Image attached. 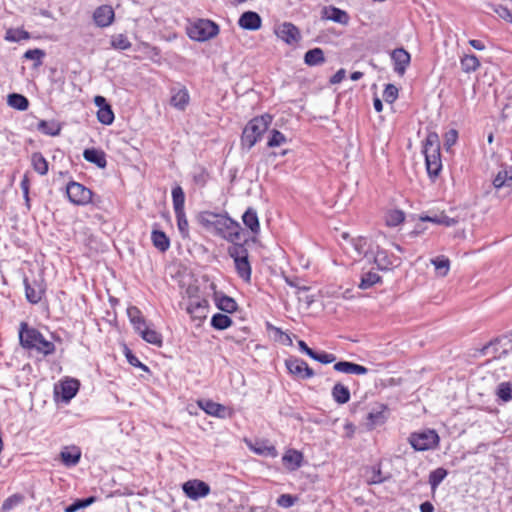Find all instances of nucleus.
Segmentation results:
<instances>
[{
  "instance_id": "22",
  "label": "nucleus",
  "mask_w": 512,
  "mask_h": 512,
  "mask_svg": "<svg viewBox=\"0 0 512 512\" xmlns=\"http://www.w3.org/2000/svg\"><path fill=\"white\" fill-rule=\"evenodd\" d=\"M59 456L66 467H74L80 462L81 449L76 445L66 446L61 450Z\"/></svg>"
},
{
  "instance_id": "29",
  "label": "nucleus",
  "mask_w": 512,
  "mask_h": 512,
  "mask_svg": "<svg viewBox=\"0 0 512 512\" xmlns=\"http://www.w3.org/2000/svg\"><path fill=\"white\" fill-rule=\"evenodd\" d=\"M283 465L291 470H297L301 467L303 462V454L295 449H289L282 457Z\"/></svg>"
},
{
  "instance_id": "34",
  "label": "nucleus",
  "mask_w": 512,
  "mask_h": 512,
  "mask_svg": "<svg viewBox=\"0 0 512 512\" xmlns=\"http://www.w3.org/2000/svg\"><path fill=\"white\" fill-rule=\"evenodd\" d=\"M242 221L244 225L251 230L253 234H258L260 232V223L257 215V211L249 207L242 216Z\"/></svg>"
},
{
  "instance_id": "20",
  "label": "nucleus",
  "mask_w": 512,
  "mask_h": 512,
  "mask_svg": "<svg viewBox=\"0 0 512 512\" xmlns=\"http://www.w3.org/2000/svg\"><path fill=\"white\" fill-rule=\"evenodd\" d=\"M492 185L497 190L503 187H510L512 189V165L502 164L492 180Z\"/></svg>"
},
{
  "instance_id": "58",
  "label": "nucleus",
  "mask_w": 512,
  "mask_h": 512,
  "mask_svg": "<svg viewBox=\"0 0 512 512\" xmlns=\"http://www.w3.org/2000/svg\"><path fill=\"white\" fill-rule=\"evenodd\" d=\"M287 142L286 136L277 129L270 131V137L267 142V146L270 148L278 147Z\"/></svg>"
},
{
  "instance_id": "31",
  "label": "nucleus",
  "mask_w": 512,
  "mask_h": 512,
  "mask_svg": "<svg viewBox=\"0 0 512 512\" xmlns=\"http://www.w3.org/2000/svg\"><path fill=\"white\" fill-rule=\"evenodd\" d=\"M386 409L387 407L385 405H380L378 409H373L368 413L366 420L369 429H374L375 427L383 425L386 422Z\"/></svg>"
},
{
  "instance_id": "11",
  "label": "nucleus",
  "mask_w": 512,
  "mask_h": 512,
  "mask_svg": "<svg viewBox=\"0 0 512 512\" xmlns=\"http://www.w3.org/2000/svg\"><path fill=\"white\" fill-rule=\"evenodd\" d=\"M169 91L170 105L179 111H185L190 104V94L186 86L176 83L170 87Z\"/></svg>"
},
{
  "instance_id": "36",
  "label": "nucleus",
  "mask_w": 512,
  "mask_h": 512,
  "mask_svg": "<svg viewBox=\"0 0 512 512\" xmlns=\"http://www.w3.org/2000/svg\"><path fill=\"white\" fill-rule=\"evenodd\" d=\"M331 395L333 400L338 404H346L350 400L349 388L339 382L333 386Z\"/></svg>"
},
{
  "instance_id": "18",
  "label": "nucleus",
  "mask_w": 512,
  "mask_h": 512,
  "mask_svg": "<svg viewBox=\"0 0 512 512\" xmlns=\"http://www.w3.org/2000/svg\"><path fill=\"white\" fill-rule=\"evenodd\" d=\"M393 62V69L398 75H404L410 64L411 56L404 48H396L390 54Z\"/></svg>"
},
{
  "instance_id": "33",
  "label": "nucleus",
  "mask_w": 512,
  "mask_h": 512,
  "mask_svg": "<svg viewBox=\"0 0 512 512\" xmlns=\"http://www.w3.org/2000/svg\"><path fill=\"white\" fill-rule=\"evenodd\" d=\"M33 170L41 176L49 171V163L43 154L39 151L33 152L30 157Z\"/></svg>"
},
{
  "instance_id": "49",
  "label": "nucleus",
  "mask_w": 512,
  "mask_h": 512,
  "mask_svg": "<svg viewBox=\"0 0 512 512\" xmlns=\"http://www.w3.org/2000/svg\"><path fill=\"white\" fill-rule=\"evenodd\" d=\"M496 396L499 400L507 403L512 400V383L509 381L501 382L496 389Z\"/></svg>"
},
{
  "instance_id": "12",
  "label": "nucleus",
  "mask_w": 512,
  "mask_h": 512,
  "mask_svg": "<svg viewBox=\"0 0 512 512\" xmlns=\"http://www.w3.org/2000/svg\"><path fill=\"white\" fill-rule=\"evenodd\" d=\"M23 283L27 301L31 304H38L46 292V285L44 284V281L42 279H33L30 281L25 277Z\"/></svg>"
},
{
  "instance_id": "6",
  "label": "nucleus",
  "mask_w": 512,
  "mask_h": 512,
  "mask_svg": "<svg viewBox=\"0 0 512 512\" xmlns=\"http://www.w3.org/2000/svg\"><path fill=\"white\" fill-rule=\"evenodd\" d=\"M219 33V26L208 19H198L187 28L190 39L198 42L207 41Z\"/></svg>"
},
{
  "instance_id": "4",
  "label": "nucleus",
  "mask_w": 512,
  "mask_h": 512,
  "mask_svg": "<svg viewBox=\"0 0 512 512\" xmlns=\"http://www.w3.org/2000/svg\"><path fill=\"white\" fill-rule=\"evenodd\" d=\"M272 122L270 114H263L252 118L244 127L241 136L242 147L250 150L258 141L261 140L263 134L268 130Z\"/></svg>"
},
{
  "instance_id": "52",
  "label": "nucleus",
  "mask_w": 512,
  "mask_h": 512,
  "mask_svg": "<svg viewBox=\"0 0 512 512\" xmlns=\"http://www.w3.org/2000/svg\"><path fill=\"white\" fill-rule=\"evenodd\" d=\"M447 474V470L442 467H439L431 471L428 480L431 489L435 490L440 485V483L445 479Z\"/></svg>"
},
{
  "instance_id": "3",
  "label": "nucleus",
  "mask_w": 512,
  "mask_h": 512,
  "mask_svg": "<svg viewBox=\"0 0 512 512\" xmlns=\"http://www.w3.org/2000/svg\"><path fill=\"white\" fill-rule=\"evenodd\" d=\"M422 152L429 178L435 180L442 171L440 139L436 132H429L423 142Z\"/></svg>"
},
{
  "instance_id": "63",
  "label": "nucleus",
  "mask_w": 512,
  "mask_h": 512,
  "mask_svg": "<svg viewBox=\"0 0 512 512\" xmlns=\"http://www.w3.org/2000/svg\"><path fill=\"white\" fill-rule=\"evenodd\" d=\"M313 360L318 361L322 364H330L333 363L336 360V356L333 353H328L325 351L321 352H314V357H312Z\"/></svg>"
},
{
  "instance_id": "8",
  "label": "nucleus",
  "mask_w": 512,
  "mask_h": 512,
  "mask_svg": "<svg viewBox=\"0 0 512 512\" xmlns=\"http://www.w3.org/2000/svg\"><path fill=\"white\" fill-rule=\"evenodd\" d=\"M508 339V335H503L491 339L481 348H475L472 353L473 357L491 356L492 359H498L508 354V349L504 348L500 351V346L504 340Z\"/></svg>"
},
{
  "instance_id": "40",
  "label": "nucleus",
  "mask_w": 512,
  "mask_h": 512,
  "mask_svg": "<svg viewBox=\"0 0 512 512\" xmlns=\"http://www.w3.org/2000/svg\"><path fill=\"white\" fill-rule=\"evenodd\" d=\"M380 282H382V278L380 275H378L376 272L368 271L362 273L358 287L360 289L366 290Z\"/></svg>"
},
{
  "instance_id": "7",
  "label": "nucleus",
  "mask_w": 512,
  "mask_h": 512,
  "mask_svg": "<svg viewBox=\"0 0 512 512\" xmlns=\"http://www.w3.org/2000/svg\"><path fill=\"white\" fill-rule=\"evenodd\" d=\"M408 441L416 451H427L435 449L440 441L439 435L433 429H426L420 432L411 433Z\"/></svg>"
},
{
  "instance_id": "60",
  "label": "nucleus",
  "mask_w": 512,
  "mask_h": 512,
  "mask_svg": "<svg viewBox=\"0 0 512 512\" xmlns=\"http://www.w3.org/2000/svg\"><path fill=\"white\" fill-rule=\"evenodd\" d=\"M491 8L501 19L512 23V9L502 4H493Z\"/></svg>"
},
{
  "instance_id": "55",
  "label": "nucleus",
  "mask_w": 512,
  "mask_h": 512,
  "mask_svg": "<svg viewBox=\"0 0 512 512\" xmlns=\"http://www.w3.org/2000/svg\"><path fill=\"white\" fill-rule=\"evenodd\" d=\"M5 39L10 42H20L30 39V33L24 29H9L6 32Z\"/></svg>"
},
{
  "instance_id": "21",
  "label": "nucleus",
  "mask_w": 512,
  "mask_h": 512,
  "mask_svg": "<svg viewBox=\"0 0 512 512\" xmlns=\"http://www.w3.org/2000/svg\"><path fill=\"white\" fill-rule=\"evenodd\" d=\"M238 25L244 30L256 31L261 28L262 18L257 12L246 11L240 16Z\"/></svg>"
},
{
  "instance_id": "30",
  "label": "nucleus",
  "mask_w": 512,
  "mask_h": 512,
  "mask_svg": "<svg viewBox=\"0 0 512 512\" xmlns=\"http://www.w3.org/2000/svg\"><path fill=\"white\" fill-rule=\"evenodd\" d=\"M83 157L86 161L95 164L99 168L107 166L106 154L101 149L87 148L83 152Z\"/></svg>"
},
{
  "instance_id": "17",
  "label": "nucleus",
  "mask_w": 512,
  "mask_h": 512,
  "mask_svg": "<svg viewBox=\"0 0 512 512\" xmlns=\"http://www.w3.org/2000/svg\"><path fill=\"white\" fill-rule=\"evenodd\" d=\"M115 19V12L110 5H100L93 13V21L96 26L105 28L110 26Z\"/></svg>"
},
{
  "instance_id": "57",
  "label": "nucleus",
  "mask_w": 512,
  "mask_h": 512,
  "mask_svg": "<svg viewBox=\"0 0 512 512\" xmlns=\"http://www.w3.org/2000/svg\"><path fill=\"white\" fill-rule=\"evenodd\" d=\"M431 262L441 276H446L448 274L450 268V261L447 257L438 256L435 259H432Z\"/></svg>"
},
{
  "instance_id": "45",
  "label": "nucleus",
  "mask_w": 512,
  "mask_h": 512,
  "mask_svg": "<svg viewBox=\"0 0 512 512\" xmlns=\"http://www.w3.org/2000/svg\"><path fill=\"white\" fill-rule=\"evenodd\" d=\"M209 179H210V174L205 167L197 166L194 169V171L192 173V180L197 186H199L201 188L205 187L206 184L208 183Z\"/></svg>"
},
{
  "instance_id": "44",
  "label": "nucleus",
  "mask_w": 512,
  "mask_h": 512,
  "mask_svg": "<svg viewBox=\"0 0 512 512\" xmlns=\"http://www.w3.org/2000/svg\"><path fill=\"white\" fill-rule=\"evenodd\" d=\"M8 104L14 109L25 111L29 107V100L22 94L12 93L8 96Z\"/></svg>"
},
{
  "instance_id": "1",
  "label": "nucleus",
  "mask_w": 512,
  "mask_h": 512,
  "mask_svg": "<svg viewBox=\"0 0 512 512\" xmlns=\"http://www.w3.org/2000/svg\"><path fill=\"white\" fill-rule=\"evenodd\" d=\"M198 223L208 231L228 242L239 241L243 232L240 224L228 216L227 213L201 211L197 215Z\"/></svg>"
},
{
  "instance_id": "53",
  "label": "nucleus",
  "mask_w": 512,
  "mask_h": 512,
  "mask_svg": "<svg viewBox=\"0 0 512 512\" xmlns=\"http://www.w3.org/2000/svg\"><path fill=\"white\" fill-rule=\"evenodd\" d=\"M405 220V214L402 210H391L386 214L385 223L389 227H396Z\"/></svg>"
},
{
  "instance_id": "2",
  "label": "nucleus",
  "mask_w": 512,
  "mask_h": 512,
  "mask_svg": "<svg viewBox=\"0 0 512 512\" xmlns=\"http://www.w3.org/2000/svg\"><path fill=\"white\" fill-rule=\"evenodd\" d=\"M19 342L26 350L36 351L43 356H49L55 353V344L43 336L36 328L28 325L27 322H21L19 326Z\"/></svg>"
},
{
  "instance_id": "15",
  "label": "nucleus",
  "mask_w": 512,
  "mask_h": 512,
  "mask_svg": "<svg viewBox=\"0 0 512 512\" xmlns=\"http://www.w3.org/2000/svg\"><path fill=\"white\" fill-rule=\"evenodd\" d=\"M209 302L205 298H190L186 311L192 319L202 322L207 317Z\"/></svg>"
},
{
  "instance_id": "46",
  "label": "nucleus",
  "mask_w": 512,
  "mask_h": 512,
  "mask_svg": "<svg viewBox=\"0 0 512 512\" xmlns=\"http://www.w3.org/2000/svg\"><path fill=\"white\" fill-rule=\"evenodd\" d=\"M460 64L462 70L466 73L474 72L480 67V61L474 54H469L462 57Z\"/></svg>"
},
{
  "instance_id": "50",
  "label": "nucleus",
  "mask_w": 512,
  "mask_h": 512,
  "mask_svg": "<svg viewBox=\"0 0 512 512\" xmlns=\"http://www.w3.org/2000/svg\"><path fill=\"white\" fill-rule=\"evenodd\" d=\"M97 119L103 125H111L115 119L111 105L100 106L97 111Z\"/></svg>"
},
{
  "instance_id": "14",
  "label": "nucleus",
  "mask_w": 512,
  "mask_h": 512,
  "mask_svg": "<svg viewBox=\"0 0 512 512\" xmlns=\"http://www.w3.org/2000/svg\"><path fill=\"white\" fill-rule=\"evenodd\" d=\"M79 387L80 382L77 379H66L59 386H55L54 395L56 398L60 396L61 401L67 404L76 396Z\"/></svg>"
},
{
  "instance_id": "13",
  "label": "nucleus",
  "mask_w": 512,
  "mask_h": 512,
  "mask_svg": "<svg viewBox=\"0 0 512 512\" xmlns=\"http://www.w3.org/2000/svg\"><path fill=\"white\" fill-rule=\"evenodd\" d=\"M182 490L184 494L192 500H198L200 498H204L209 495L211 489L210 486L199 479H192L186 481L182 485Z\"/></svg>"
},
{
  "instance_id": "39",
  "label": "nucleus",
  "mask_w": 512,
  "mask_h": 512,
  "mask_svg": "<svg viewBox=\"0 0 512 512\" xmlns=\"http://www.w3.org/2000/svg\"><path fill=\"white\" fill-rule=\"evenodd\" d=\"M232 245L228 247V255L233 260L248 258L249 253L246 248L247 240L243 243H239L238 241L230 242Z\"/></svg>"
},
{
  "instance_id": "28",
  "label": "nucleus",
  "mask_w": 512,
  "mask_h": 512,
  "mask_svg": "<svg viewBox=\"0 0 512 512\" xmlns=\"http://www.w3.org/2000/svg\"><path fill=\"white\" fill-rule=\"evenodd\" d=\"M351 245L358 253V255H361L367 260H370V255L375 246L374 243L369 242L366 237L359 236L351 239Z\"/></svg>"
},
{
  "instance_id": "41",
  "label": "nucleus",
  "mask_w": 512,
  "mask_h": 512,
  "mask_svg": "<svg viewBox=\"0 0 512 512\" xmlns=\"http://www.w3.org/2000/svg\"><path fill=\"white\" fill-rule=\"evenodd\" d=\"M232 319L223 313H215L210 321V325L215 330H225L232 325Z\"/></svg>"
},
{
  "instance_id": "9",
  "label": "nucleus",
  "mask_w": 512,
  "mask_h": 512,
  "mask_svg": "<svg viewBox=\"0 0 512 512\" xmlns=\"http://www.w3.org/2000/svg\"><path fill=\"white\" fill-rule=\"evenodd\" d=\"M197 405L206 414L219 419L232 418L234 415L233 408L214 402L211 399H199Z\"/></svg>"
},
{
  "instance_id": "62",
  "label": "nucleus",
  "mask_w": 512,
  "mask_h": 512,
  "mask_svg": "<svg viewBox=\"0 0 512 512\" xmlns=\"http://www.w3.org/2000/svg\"><path fill=\"white\" fill-rule=\"evenodd\" d=\"M125 357L130 365L140 368L146 372L149 371V368L143 364L128 347H125Z\"/></svg>"
},
{
  "instance_id": "59",
  "label": "nucleus",
  "mask_w": 512,
  "mask_h": 512,
  "mask_svg": "<svg viewBox=\"0 0 512 512\" xmlns=\"http://www.w3.org/2000/svg\"><path fill=\"white\" fill-rule=\"evenodd\" d=\"M253 450L258 455L269 456V457H276L278 454L275 446L269 445L265 442L258 444V446L254 447Z\"/></svg>"
},
{
  "instance_id": "32",
  "label": "nucleus",
  "mask_w": 512,
  "mask_h": 512,
  "mask_svg": "<svg viewBox=\"0 0 512 512\" xmlns=\"http://www.w3.org/2000/svg\"><path fill=\"white\" fill-rule=\"evenodd\" d=\"M127 315L136 333L148 324L141 310L136 306L128 307Z\"/></svg>"
},
{
  "instance_id": "5",
  "label": "nucleus",
  "mask_w": 512,
  "mask_h": 512,
  "mask_svg": "<svg viewBox=\"0 0 512 512\" xmlns=\"http://www.w3.org/2000/svg\"><path fill=\"white\" fill-rule=\"evenodd\" d=\"M66 195L69 202L76 206L92 204L99 207L102 202L100 196H95L89 188L73 180L66 185Z\"/></svg>"
},
{
  "instance_id": "16",
  "label": "nucleus",
  "mask_w": 512,
  "mask_h": 512,
  "mask_svg": "<svg viewBox=\"0 0 512 512\" xmlns=\"http://www.w3.org/2000/svg\"><path fill=\"white\" fill-rule=\"evenodd\" d=\"M392 475L390 473H383L381 463H376L367 466L364 469V479L368 485L382 484L390 480Z\"/></svg>"
},
{
  "instance_id": "48",
  "label": "nucleus",
  "mask_w": 512,
  "mask_h": 512,
  "mask_svg": "<svg viewBox=\"0 0 512 512\" xmlns=\"http://www.w3.org/2000/svg\"><path fill=\"white\" fill-rule=\"evenodd\" d=\"M176 221H177V228L179 230V233L184 240L190 239V232H189V223L184 212H178L175 213Z\"/></svg>"
},
{
  "instance_id": "42",
  "label": "nucleus",
  "mask_w": 512,
  "mask_h": 512,
  "mask_svg": "<svg viewBox=\"0 0 512 512\" xmlns=\"http://www.w3.org/2000/svg\"><path fill=\"white\" fill-rule=\"evenodd\" d=\"M250 333L251 330L249 327L242 326L238 329H235L231 334L227 335L226 339L228 341L234 342L237 345H242L247 341Z\"/></svg>"
},
{
  "instance_id": "56",
  "label": "nucleus",
  "mask_w": 512,
  "mask_h": 512,
  "mask_svg": "<svg viewBox=\"0 0 512 512\" xmlns=\"http://www.w3.org/2000/svg\"><path fill=\"white\" fill-rule=\"evenodd\" d=\"M96 501L95 496H90L83 499H76L72 504L65 508V512H76L79 509L86 508Z\"/></svg>"
},
{
  "instance_id": "38",
  "label": "nucleus",
  "mask_w": 512,
  "mask_h": 512,
  "mask_svg": "<svg viewBox=\"0 0 512 512\" xmlns=\"http://www.w3.org/2000/svg\"><path fill=\"white\" fill-rule=\"evenodd\" d=\"M325 62L324 52L321 48L308 50L304 55V63L308 66H318Z\"/></svg>"
},
{
  "instance_id": "27",
  "label": "nucleus",
  "mask_w": 512,
  "mask_h": 512,
  "mask_svg": "<svg viewBox=\"0 0 512 512\" xmlns=\"http://www.w3.org/2000/svg\"><path fill=\"white\" fill-rule=\"evenodd\" d=\"M334 370L346 374L365 375L368 373V368L349 361H339L334 364Z\"/></svg>"
},
{
  "instance_id": "23",
  "label": "nucleus",
  "mask_w": 512,
  "mask_h": 512,
  "mask_svg": "<svg viewBox=\"0 0 512 512\" xmlns=\"http://www.w3.org/2000/svg\"><path fill=\"white\" fill-rule=\"evenodd\" d=\"M322 18L326 20H331L335 23H339L342 25H347L349 22V15L346 11L335 7V6H326L322 9Z\"/></svg>"
},
{
  "instance_id": "37",
  "label": "nucleus",
  "mask_w": 512,
  "mask_h": 512,
  "mask_svg": "<svg viewBox=\"0 0 512 512\" xmlns=\"http://www.w3.org/2000/svg\"><path fill=\"white\" fill-rule=\"evenodd\" d=\"M235 269L238 276L245 281L250 283L252 269L248 258L234 260Z\"/></svg>"
},
{
  "instance_id": "24",
  "label": "nucleus",
  "mask_w": 512,
  "mask_h": 512,
  "mask_svg": "<svg viewBox=\"0 0 512 512\" xmlns=\"http://www.w3.org/2000/svg\"><path fill=\"white\" fill-rule=\"evenodd\" d=\"M151 241L153 246L164 253L170 248V239L166 233L159 229V224L155 223L151 232Z\"/></svg>"
},
{
  "instance_id": "64",
  "label": "nucleus",
  "mask_w": 512,
  "mask_h": 512,
  "mask_svg": "<svg viewBox=\"0 0 512 512\" xmlns=\"http://www.w3.org/2000/svg\"><path fill=\"white\" fill-rule=\"evenodd\" d=\"M112 46L115 49L128 50L131 47V42L125 35L119 34L115 39L112 40Z\"/></svg>"
},
{
  "instance_id": "61",
  "label": "nucleus",
  "mask_w": 512,
  "mask_h": 512,
  "mask_svg": "<svg viewBox=\"0 0 512 512\" xmlns=\"http://www.w3.org/2000/svg\"><path fill=\"white\" fill-rule=\"evenodd\" d=\"M398 94V88L394 84H387L383 91V98L387 103L392 104L397 100Z\"/></svg>"
},
{
  "instance_id": "51",
  "label": "nucleus",
  "mask_w": 512,
  "mask_h": 512,
  "mask_svg": "<svg viewBox=\"0 0 512 512\" xmlns=\"http://www.w3.org/2000/svg\"><path fill=\"white\" fill-rule=\"evenodd\" d=\"M24 501V495L20 493H15L8 498H6L1 506V512H10L15 507L22 504Z\"/></svg>"
},
{
  "instance_id": "19",
  "label": "nucleus",
  "mask_w": 512,
  "mask_h": 512,
  "mask_svg": "<svg viewBox=\"0 0 512 512\" xmlns=\"http://www.w3.org/2000/svg\"><path fill=\"white\" fill-rule=\"evenodd\" d=\"M277 35L281 40L289 45H293L301 39L300 30L291 22H284L279 27Z\"/></svg>"
},
{
  "instance_id": "10",
  "label": "nucleus",
  "mask_w": 512,
  "mask_h": 512,
  "mask_svg": "<svg viewBox=\"0 0 512 512\" xmlns=\"http://www.w3.org/2000/svg\"><path fill=\"white\" fill-rule=\"evenodd\" d=\"M395 260L397 258L392 253L375 244L368 261L375 264L380 271H389L394 267Z\"/></svg>"
},
{
  "instance_id": "43",
  "label": "nucleus",
  "mask_w": 512,
  "mask_h": 512,
  "mask_svg": "<svg viewBox=\"0 0 512 512\" xmlns=\"http://www.w3.org/2000/svg\"><path fill=\"white\" fill-rule=\"evenodd\" d=\"M172 202L174 212H184L185 193L181 186L177 185L172 189Z\"/></svg>"
},
{
  "instance_id": "47",
  "label": "nucleus",
  "mask_w": 512,
  "mask_h": 512,
  "mask_svg": "<svg viewBox=\"0 0 512 512\" xmlns=\"http://www.w3.org/2000/svg\"><path fill=\"white\" fill-rule=\"evenodd\" d=\"M305 361L301 358L291 357L285 360V366L288 369L289 373L300 378Z\"/></svg>"
},
{
  "instance_id": "35",
  "label": "nucleus",
  "mask_w": 512,
  "mask_h": 512,
  "mask_svg": "<svg viewBox=\"0 0 512 512\" xmlns=\"http://www.w3.org/2000/svg\"><path fill=\"white\" fill-rule=\"evenodd\" d=\"M61 124L55 120H40L37 123V130L44 135L58 136L61 133Z\"/></svg>"
},
{
  "instance_id": "25",
  "label": "nucleus",
  "mask_w": 512,
  "mask_h": 512,
  "mask_svg": "<svg viewBox=\"0 0 512 512\" xmlns=\"http://www.w3.org/2000/svg\"><path fill=\"white\" fill-rule=\"evenodd\" d=\"M137 334L147 343L156 347H162L163 336L160 332L152 328V324L145 325Z\"/></svg>"
},
{
  "instance_id": "26",
  "label": "nucleus",
  "mask_w": 512,
  "mask_h": 512,
  "mask_svg": "<svg viewBox=\"0 0 512 512\" xmlns=\"http://www.w3.org/2000/svg\"><path fill=\"white\" fill-rule=\"evenodd\" d=\"M214 300L216 307L225 313L232 314L238 310L236 300L228 295L216 293Z\"/></svg>"
},
{
  "instance_id": "54",
  "label": "nucleus",
  "mask_w": 512,
  "mask_h": 512,
  "mask_svg": "<svg viewBox=\"0 0 512 512\" xmlns=\"http://www.w3.org/2000/svg\"><path fill=\"white\" fill-rule=\"evenodd\" d=\"M45 55H46V53L44 50L35 48V49L27 50L24 53L23 58L28 59V60H33L34 68H38L43 64V58L45 57Z\"/></svg>"
}]
</instances>
